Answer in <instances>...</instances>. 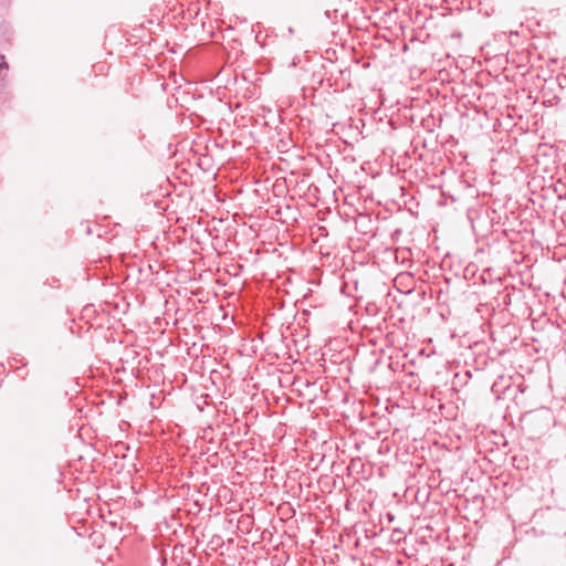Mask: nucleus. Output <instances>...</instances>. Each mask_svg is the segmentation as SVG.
<instances>
[{"label":"nucleus","mask_w":566,"mask_h":566,"mask_svg":"<svg viewBox=\"0 0 566 566\" xmlns=\"http://www.w3.org/2000/svg\"><path fill=\"white\" fill-rule=\"evenodd\" d=\"M555 157L556 150L552 145L539 144L537 146L536 153L533 155V166H535L533 168V181H536L538 178L544 181L545 175L552 177L557 168Z\"/></svg>","instance_id":"nucleus-1"},{"label":"nucleus","mask_w":566,"mask_h":566,"mask_svg":"<svg viewBox=\"0 0 566 566\" xmlns=\"http://www.w3.org/2000/svg\"><path fill=\"white\" fill-rule=\"evenodd\" d=\"M93 70L96 74H106L108 71V66L106 63L99 62L93 66Z\"/></svg>","instance_id":"nucleus-2"},{"label":"nucleus","mask_w":566,"mask_h":566,"mask_svg":"<svg viewBox=\"0 0 566 566\" xmlns=\"http://www.w3.org/2000/svg\"><path fill=\"white\" fill-rule=\"evenodd\" d=\"M7 71H8V64L4 60V56L0 55V81H2L6 77Z\"/></svg>","instance_id":"nucleus-3"}]
</instances>
